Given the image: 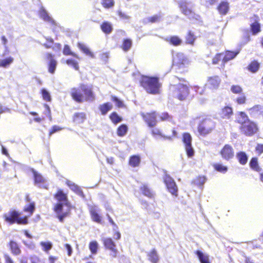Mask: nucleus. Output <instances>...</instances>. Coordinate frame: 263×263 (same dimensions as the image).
I'll use <instances>...</instances> for the list:
<instances>
[{
    "label": "nucleus",
    "instance_id": "nucleus-39",
    "mask_svg": "<svg viewBox=\"0 0 263 263\" xmlns=\"http://www.w3.org/2000/svg\"><path fill=\"white\" fill-rule=\"evenodd\" d=\"M158 117L161 122H170L173 120V116L166 111L162 112Z\"/></svg>",
    "mask_w": 263,
    "mask_h": 263
},
{
    "label": "nucleus",
    "instance_id": "nucleus-54",
    "mask_svg": "<svg viewBox=\"0 0 263 263\" xmlns=\"http://www.w3.org/2000/svg\"><path fill=\"white\" fill-rule=\"evenodd\" d=\"M41 93L43 99L46 102H51V97L49 92L45 89L42 88L41 90Z\"/></svg>",
    "mask_w": 263,
    "mask_h": 263
},
{
    "label": "nucleus",
    "instance_id": "nucleus-50",
    "mask_svg": "<svg viewBox=\"0 0 263 263\" xmlns=\"http://www.w3.org/2000/svg\"><path fill=\"white\" fill-rule=\"evenodd\" d=\"M220 61L221 62V65L223 67V57L222 52L216 53L214 55L212 59V63L213 65H216Z\"/></svg>",
    "mask_w": 263,
    "mask_h": 263
},
{
    "label": "nucleus",
    "instance_id": "nucleus-31",
    "mask_svg": "<svg viewBox=\"0 0 263 263\" xmlns=\"http://www.w3.org/2000/svg\"><path fill=\"white\" fill-rule=\"evenodd\" d=\"M148 260L152 263H158L159 260V256L155 249L151 250L148 253Z\"/></svg>",
    "mask_w": 263,
    "mask_h": 263
},
{
    "label": "nucleus",
    "instance_id": "nucleus-13",
    "mask_svg": "<svg viewBox=\"0 0 263 263\" xmlns=\"http://www.w3.org/2000/svg\"><path fill=\"white\" fill-rule=\"evenodd\" d=\"M45 59L47 63L48 70L50 73H54L57 68L58 62L54 55L50 52L46 53Z\"/></svg>",
    "mask_w": 263,
    "mask_h": 263
},
{
    "label": "nucleus",
    "instance_id": "nucleus-11",
    "mask_svg": "<svg viewBox=\"0 0 263 263\" xmlns=\"http://www.w3.org/2000/svg\"><path fill=\"white\" fill-rule=\"evenodd\" d=\"M250 20L251 22L250 24V29L252 34L253 35L258 34L261 31L259 16L257 14H253L250 18Z\"/></svg>",
    "mask_w": 263,
    "mask_h": 263
},
{
    "label": "nucleus",
    "instance_id": "nucleus-28",
    "mask_svg": "<svg viewBox=\"0 0 263 263\" xmlns=\"http://www.w3.org/2000/svg\"><path fill=\"white\" fill-rule=\"evenodd\" d=\"M35 210V203L34 201L30 202L23 208V211L28 214V217L32 215Z\"/></svg>",
    "mask_w": 263,
    "mask_h": 263
},
{
    "label": "nucleus",
    "instance_id": "nucleus-59",
    "mask_svg": "<svg viewBox=\"0 0 263 263\" xmlns=\"http://www.w3.org/2000/svg\"><path fill=\"white\" fill-rule=\"evenodd\" d=\"M67 184L69 187L73 186V190L77 192L79 195L82 196V197L84 196L83 191L78 185H76L74 183L70 184L68 182H67Z\"/></svg>",
    "mask_w": 263,
    "mask_h": 263
},
{
    "label": "nucleus",
    "instance_id": "nucleus-57",
    "mask_svg": "<svg viewBox=\"0 0 263 263\" xmlns=\"http://www.w3.org/2000/svg\"><path fill=\"white\" fill-rule=\"evenodd\" d=\"M111 100L116 103V106L118 108H122L124 106L123 102L119 99L117 97L112 96L111 97Z\"/></svg>",
    "mask_w": 263,
    "mask_h": 263
},
{
    "label": "nucleus",
    "instance_id": "nucleus-19",
    "mask_svg": "<svg viewBox=\"0 0 263 263\" xmlns=\"http://www.w3.org/2000/svg\"><path fill=\"white\" fill-rule=\"evenodd\" d=\"M179 7L181 10V12L184 15L194 17L195 13L194 11L188 7L187 3L185 1H181L179 3Z\"/></svg>",
    "mask_w": 263,
    "mask_h": 263
},
{
    "label": "nucleus",
    "instance_id": "nucleus-61",
    "mask_svg": "<svg viewBox=\"0 0 263 263\" xmlns=\"http://www.w3.org/2000/svg\"><path fill=\"white\" fill-rule=\"evenodd\" d=\"M255 151L257 155H260L263 153V144H257Z\"/></svg>",
    "mask_w": 263,
    "mask_h": 263
},
{
    "label": "nucleus",
    "instance_id": "nucleus-43",
    "mask_svg": "<svg viewBox=\"0 0 263 263\" xmlns=\"http://www.w3.org/2000/svg\"><path fill=\"white\" fill-rule=\"evenodd\" d=\"M43 46L46 49H52L53 51H60L61 49V45L60 43H55L53 45L46 42L43 44Z\"/></svg>",
    "mask_w": 263,
    "mask_h": 263
},
{
    "label": "nucleus",
    "instance_id": "nucleus-55",
    "mask_svg": "<svg viewBox=\"0 0 263 263\" xmlns=\"http://www.w3.org/2000/svg\"><path fill=\"white\" fill-rule=\"evenodd\" d=\"M231 91L234 94L240 95L242 93L243 89L238 85H233L231 87Z\"/></svg>",
    "mask_w": 263,
    "mask_h": 263
},
{
    "label": "nucleus",
    "instance_id": "nucleus-22",
    "mask_svg": "<svg viewBox=\"0 0 263 263\" xmlns=\"http://www.w3.org/2000/svg\"><path fill=\"white\" fill-rule=\"evenodd\" d=\"M238 51H233L230 50H226L222 52L223 57V67H224L225 64L228 61L234 59L238 54Z\"/></svg>",
    "mask_w": 263,
    "mask_h": 263
},
{
    "label": "nucleus",
    "instance_id": "nucleus-63",
    "mask_svg": "<svg viewBox=\"0 0 263 263\" xmlns=\"http://www.w3.org/2000/svg\"><path fill=\"white\" fill-rule=\"evenodd\" d=\"M151 133L153 136H162L161 130L158 128H154L152 130Z\"/></svg>",
    "mask_w": 263,
    "mask_h": 263
},
{
    "label": "nucleus",
    "instance_id": "nucleus-26",
    "mask_svg": "<svg viewBox=\"0 0 263 263\" xmlns=\"http://www.w3.org/2000/svg\"><path fill=\"white\" fill-rule=\"evenodd\" d=\"M32 172L33 174L34 182L35 184L42 185L45 183L46 180L41 174L37 172L34 170L32 171Z\"/></svg>",
    "mask_w": 263,
    "mask_h": 263
},
{
    "label": "nucleus",
    "instance_id": "nucleus-37",
    "mask_svg": "<svg viewBox=\"0 0 263 263\" xmlns=\"http://www.w3.org/2000/svg\"><path fill=\"white\" fill-rule=\"evenodd\" d=\"M40 17L44 21L49 22L53 25H55V21L48 15V13L45 10H43L40 12Z\"/></svg>",
    "mask_w": 263,
    "mask_h": 263
},
{
    "label": "nucleus",
    "instance_id": "nucleus-2",
    "mask_svg": "<svg viewBox=\"0 0 263 263\" xmlns=\"http://www.w3.org/2000/svg\"><path fill=\"white\" fill-rule=\"evenodd\" d=\"M54 198L59 202L56 203L53 208V211L56 213V217L61 222H63L64 219L70 215V208H68L66 211L63 212V203L66 205H69L68 199L66 194L61 190H58L54 195Z\"/></svg>",
    "mask_w": 263,
    "mask_h": 263
},
{
    "label": "nucleus",
    "instance_id": "nucleus-8",
    "mask_svg": "<svg viewBox=\"0 0 263 263\" xmlns=\"http://www.w3.org/2000/svg\"><path fill=\"white\" fill-rule=\"evenodd\" d=\"M182 140L188 157L191 158L194 155V150L192 145V138L189 133L182 134Z\"/></svg>",
    "mask_w": 263,
    "mask_h": 263
},
{
    "label": "nucleus",
    "instance_id": "nucleus-10",
    "mask_svg": "<svg viewBox=\"0 0 263 263\" xmlns=\"http://www.w3.org/2000/svg\"><path fill=\"white\" fill-rule=\"evenodd\" d=\"M234 149L233 146L229 144H226L219 151V154L223 160L229 161L234 158Z\"/></svg>",
    "mask_w": 263,
    "mask_h": 263
},
{
    "label": "nucleus",
    "instance_id": "nucleus-33",
    "mask_svg": "<svg viewBox=\"0 0 263 263\" xmlns=\"http://www.w3.org/2000/svg\"><path fill=\"white\" fill-rule=\"evenodd\" d=\"M143 195L149 198H153L154 197V194L151 190V189L146 184H143L140 188Z\"/></svg>",
    "mask_w": 263,
    "mask_h": 263
},
{
    "label": "nucleus",
    "instance_id": "nucleus-34",
    "mask_svg": "<svg viewBox=\"0 0 263 263\" xmlns=\"http://www.w3.org/2000/svg\"><path fill=\"white\" fill-rule=\"evenodd\" d=\"M132 45V40L130 39L126 38L123 40L122 44L120 47L124 52H127L130 49Z\"/></svg>",
    "mask_w": 263,
    "mask_h": 263
},
{
    "label": "nucleus",
    "instance_id": "nucleus-47",
    "mask_svg": "<svg viewBox=\"0 0 263 263\" xmlns=\"http://www.w3.org/2000/svg\"><path fill=\"white\" fill-rule=\"evenodd\" d=\"M78 46L79 49L85 54L91 57H93V54L90 51L89 49L84 44L79 43Z\"/></svg>",
    "mask_w": 263,
    "mask_h": 263
},
{
    "label": "nucleus",
    "instance_id": "nucleus-51",
    "mask_svg": "<svg viewBox=\"0 0 263 263\" xmlns=\"http://www.w3.org/2000/svg\"><path fill=\"white\" fill-rule=\"evenodd\" d=\"M89 249L92 254H97L98 249V243L94 240L90 241L89 244Z\"/></svg>",
    "mask_w": 263,
    "mask_h": 263
},
{
    "label": "nucleus",
    "instance_id": "nucleus-58",
    "mask_svg": "<svg viewBox=\"0 0 263 263\" xmlns=\"http://www.w3.org/2000/svg\"><path fill=\"white\" fill-rule=\"evenodd\" d=\"M206 178L204 176H199L195 180L196 184L199 186L202 185L206 181Z\"/></svg>",
    "mask_w": 263,
    "mask_h": 263
},
{
    "label": "nucleus",
    "instance_id": "nucleus-35",
    "mask_svg": "<svg viewBox=\"0 0 263 263\" xmlns=\"http://www.w3.org/2000/svg\"><path fill=\"white\" fill-rule=\"evenodd\" d=\"M195 254L197 255L200 263H211L208 254H204L199 250L196 251Z\"/></svg>",
    "mask_w": 263,
    "mask_h": 263
},
{
    "label": "nucleus",
    "instance_id": "nucleus-17",
    "mask_svg": "<svg viewBox=\"0 0 263 263\" xmlns=\"http://www.w3.org/2000/svg\"><path fill=\"white\" fill-rule=\"evenodd\" d=\"M251 117L258 118L263 117V105L260 104L255 105L252 107L247 109Z\"/></svg>",
    "mask_w": 263,
    "mask_h": 263
},
{
    "label": "nucleus",
    "instance_id": "nucleus-23",
    "mask_svg": "<svg viewBox=\"0 0 263 263\" xmlns=\"http://www.w3.org/2000/svg\"><path fill=\"white\" fill-rule=\"evenodd\" d=\"M165 41L170 45L175 47L180 46L182 43V40L177 35H172L165 38Z\"/></svg>",
    "mask_w": 263,
    "mask_h": 263
},
{
    "label": "nucleus",
    "instance_id": "nucleus-15",
    "mask_svg": "<svg viewBox=\"0 0 263 263\" xmlns=\"http://www.w3.org/2000/svg\"><path fill=\"white\" fill-rule=\"evenodd\" d=\"M142 118L149 127H153L156 125L157 121L156 119V112L155 111L143 114Z\"/></svg>",
    "mask_w": 263,
    "mask_h": 263
},
{
    "label": "nucleus",
    "instance_id": "nucleus-40",
    "mask_svg": "<svg viewBox=\"0 0 263 263\" xmlns=\"http://www.w3.org/2000/svg\"><path fill=\"white\" fill-rule=\"evenodd\" d=\"M13 61L14 59L11 57L0 60V67L7 68L13 63Z\"/></svg>",
    "mask_w": 263,
    "mask_h": 263
},
{
    "label": "nucleus",
    "instance_id": "nucleus-18",
    "mask_svg": "<svg viewBox=\"0 0 263 263\" xmlns=\"http://www.w3.org/2000/svg\"><path fill=\"white\" fill-rule=\"evenodd\" d=\"M206 81V85L212 89H218L221 83L219 77L216 75L208 77Z\"/></svg>",
    "mask_w": 263,
    "mask_h": 263
},
{
    "label": "nucleus",
    "instance_id": "nucleus-6",
    "mask_svg": "<svg viewBox=\"0 0 263 263\" xmlns=\"http://www.w3.org/2000/svg\"><path fill=\"white\" fill-rule=\"evenodd\" d=\"M170 90L174 97L180 101L186 100L190 95L189 86L182 83H179L177 85H171Z\"/></svg>",
    "mask_w": 263,
    "mask_h": 263
},
{
    "label": "nucleus",
    "instance_id": "nucleus-46",
    "mask_svg": "<svg viewBox=\"0 0 263 263\" xmlns=\"http://www.w3.org/2000/svg\"><path fill=\"white\" fill-rule=\"evenodd\" d=\"M214 170L218 172L226 173L228 171V167L221 163H215L213 165Z\"/></svg>",
    "mask_w": 263,
    "mask_h": 263
},
{
    "label": "nucleus",
    "instance_id": "nucleus-16",
    "mask_svg": "<svg viewBox=\"0 0 263 263\" xmlns=\"http://www.w3.org/2000/svg\"><path fill=\"white\" fill-rule=\"evenodd\" d=\"M100 210L96 205L89 207V212L92 220L98 223H102V217L99 213Z\"/></svg>",
    "mask_w": 263,
    "mask_h": 263
},
{
    "label": "nucleus",
    "instance_id": "nucleus-32",
    "mask_svg": "<svg viewBox=\"0 0 263 263\" xmlns=\"http://www.w3.org/2000/svg\"><path fill=\"white\" fill-rule=\"evenodd\" d=\"M140 161L141 159L139 155H132L129 159L128 164L133 167H136L139 165Z\"/></svg>",
    "mask_w": 263,
    "mask_h": 263
},
{
    "label": "nucleus",
    "instance_id": "nucleus-64",
    "mask_svg": "<svg viewBox=\"0 0 263 263\" xmlns=\"http://www.w3.org/2000/svg\"><path fill=\"white\" fill-rule=\"evenodd\" d=\"M1 40H2V44L5 47V52H7V51L8 52V47H7V43H8V40H7V38L5 36L3 35V36H1Z\"/></svg>",
    "mask_w": 263,
    "mask_h": 263
},
{
    "label": "nucleus",
    "instance_id": "nucleus-60",
    "mask_svg": "<svg viewBox=\"0 0 263 263\" xmlns=\"http://www.w3.org/2000/svg\"><path fill=\"white\" fill-rule=\"evenodd\" d=\"M63 128L58 125H53L49 132L48 136L50 137L52 134L61 130Z\"/></svg>",
    "mask_w": 263,
    "mask_h": 263
},
{
    "label": "nucleus",
    "instance_id": "nucleus-62",
    "mask_svg": "<svg viewBox=\"0 0 263 263\" xmlns=\"http://www.w3.org/2000/svg\"><path fill=\"white\" fill-rule=\"evenodd\" d=\"M117 14L120 18L123 20H128L130 17L126 13L122 12L121 10H118Z\"/></svg>",
    "mask_w": 263,
    "mask_h": 263
},
{
    "label": "nucleus",
    "instance_id": "nucleus-14",
    "mask_svg": "<svg viewBox=\"0 0 263 263\" xmlns=\"http://www.w3.org/2000/svg\"><path fill=\"white\" fill-rule=\"evenodd\" d=\"M189 62L187 58L185 57L179 58L175 64L177 72L184 73L187 71V66Z\"/></svg>",
    "mask_w": 263,
    "mask_h": 263
},
{
    "label": "nucleus",
    "instance_id": "nucleus-12",
    "mask_svg": "<svg viewBox=\"0 0 263 263\" xmlns=\"http://www.w3.org/2000/svg\"><path fill=\"white\" fill-rule=\"evenodd\" d=\"M103 246L107 250L111 252L110 256L112 258H116L118 256V251L116 248V245L111 238H105L102 240Z\"/></svg>",
    "mask_w": 263,
    "mask_h": 263
},
{
    "label": "nucleus",
    "instance_id": "nucleus-38",
    "mask_svg": "<svg viewBox=\"0 0 263 263\" xmlns=\"http://www.w3.org/2000/svg\"><path fill=\"white\" fill-rule=\"evenodd\" d=\"M196 40V36L191 31H189L185 36V43L193 45Z\"/></svg>",
    "mask_w": 263,
    "mask_h": 263
},
{
    "label": "nucleus",
    "instance_id": "nucleus-53",
    "mask_svg": "<svg viewBox=\"0 0 263 263\" xmlns=\"http://www.w3.org/2000/svg\"><path fill=\"white\" fill-rule=\"evenodd\" d=\"M114 0H101V5L105 9H109L115 5Z\"/></svg>",
    "mask_w": 263,
    "mask_h": 263
},
{
    "label": "nucleus",
    "instance_id": "nucleus-20",
    "mask_svg": "<svg viewBox=\"0 0 263 263\" xmlns=\"http://www.w3.org/2000/svg\"><path fill=\"white\" fill-rule=\"evenodd\" d=\"M9 250L11 253L14 256H17L21 254L22 251L19 246V245L16 241L11 240L8 244Z\"/></svg>",
    "mask_w": 263,
    "mask_h": 263
},
{
    "label": "nucleus",
    "instance_id": "nucleus-21",
    "mask_svg": "<svg viewBox=\"0 0 263 263\" xmlns=\"http://www.w3.org/2000/svg\"><path fill=\"white\" fill-rule=\"evenodd\" d=\"M72 122L76 124H81L84 122L87 119L86 113L84 112H77L72 116Z\"/></svg>",
    "mask_w": 263,
    "mask_h": 263
},
{
    "label": "nucleus",
    "instance_id": "nucleus-45",
    "mask_svg": "<svg viewBox=\"0 0 263 263\" xmlns=\"http://www.w3.org/2000/svg\"><path fill=\"white\" fill-rule=\"evenodd\" d=\"M110 120L114 124H117L121 122L122 119L120 117L116 112H111L109 116Z\"/></svg>",
    "mask_w": 263,
    "mask_h": 263
},
{
    "label": "nucleus",
    "instance_id": "nucleus-1",
    "mask_svg": "<svg viewBox=\"0 0 263 263\" xmlns=\"http://www.w3.org/2000/svg\"><path fill=\"white\" fill-rule=\"evenodd\" d=\"M70 95L72 100L78 103L91 102L95 99L92 86L85 83H80L78 87L71 88Z\"/></svg>",
    "mask_w": 263,
    "mask_h": 263
},
{
    "label": "nucleus",
    "instance_id": "nucleus-42",
    "mask_svg": "<svg viewBox=\"0 0 263 263\" xmlns=\"http://www.w3.org/2000/svg\"><path fill=\"white\" fill-rule=\"evenodd\" d=\"M43 251L46 253H48L49 251L52 248V243L50 241H41L40 243Z\"/></svg>",
    "mask_w": 263,
    "mask_h": 263
},
{
    "label": "nucleus",
    "instance_id": "nucleus-9",
    "mask_svg": "<svg viewBox=\"0 0 263 263\" xmlns=\"http://www.w3.org/2000/svg\"><path fill=\"white\" fill-rule=\"evenodd\" d=\"M163 182L167 191L174 196L177 197L178 189L176 183L173 178L168 175H165L163 178Z\"/></svg>",
    "mask_w": 263,
    "mask_h": 263
},
{
    "label": "nucleus",
    "instance_id": "nucleus-25",
    "mask_svg": "<svg viewBox=\"0 0 263 263\" xmlns=\"http://www.w3.org/2000/svg\"><path fill=\"white\" fill-rule=\"evenodd\" d=\"M260 67V63L257 60H254L248 65L246 68L249 72L255 73L259 70Z\"/></svg>",
    "mask_w": 263,
    "mask_h": 263
},
{
    "label": "nucleus",
    "instance_id": "nucleus-29",
    "mask_svg": "<svg viewBox=\"0 0 263 263\" xmlns=\"http://www.w3.org/2000/svg\"><path fill=\"white\" fill-rule=\"evenodd\" d=\"M100 28L103 32L106 34H110L112 31V24L107 21H104L100 25Z\"/></svg>",
    "mask_w": 263,
    "mask_h": 263
},
{
    "label": "nucleus",
    "instance_id": "nucleus-49",
    "mask_svg": "<svg viewBox=\"0 0 263 263\" xmlns=\"http://www.w3.org/2000/svg\"><path fill=\"white\" fill-rule=\"evenodd\" d=\"M247 101V99L246 96L242 93L235 99V102L237 105H245L246 104Z\"/></svg>",
    "mask_w": 263,
    "mask_h": 263
},
{
    "label": "nucleus",
    "instance_id": "nucleus-24",
    "mask_svg": "<svg viewBox=\"0 0 263 263\" xmlns=\"http://www.w3.org/2000/svg\"><path fill=\"white\" fill-rule=\"evenodd\" d=\"M219 13L221 15H226L229 10V5L226 1L221 2L217 7Z\"/></svg>",
    "mask_w": 263,
    "mask_h": 263
},
{
    "label": "nucleus",
    "instance_id": "nucleus-5",
    "mask_svg": "<svg viewBox=\"0 0 263 263\" xmlns=\"http://www.w3.org/2000/svg\"><path fill=\"white\" fill-rule=\"evenodd\" d=\"M4 220L9 225L17 224L18 225H27L29 223L28 216H21L19 211L12 209L3 215Z\"/></svg>",
    "mask_w": 263,
    "mask_h": 263
},
{
    "label": "nucleus",
    "instance_id": "nucleus-30",
    "mask_svg": "<svg viewBox=\"0 0 263 263\" xmlns=\"http://www.w3.org/2000/svg\"><path fill=\"white\" fill-rule=\"evenodd\" d=\"M236 156L238 162L240 164L244 165L247 164L248 157L245 152H239L236 153Z\"/></svg>",
    "mask_w": 263,
    "mask_h": 263
},
{
    "label": "nucleus",
    "instance_id": "nucleus-4",
    "mask_svg": "<svg viewBox=\"0 0 263 263\" xmlns=\"http://www.w3.org/2000/svg\"><path fill=\"white\" fill-rule=\"evenodd\" d=\"M140 84L149 94L155 95L161 93V84L158 77L142 76L140 80Z\"/></svg>",
    "mask_w": 263,
    "mask_h": 263
},
{
    "label": "nucleus",
    "instance_id": "nucleus-27",
    "mask_svg": "<svg viewBox=\"0 0 263 263\" xmlns=\"http://www.w3.org/2000/svg\"><path fill=\"white\" fill-rule=\"evenodd\" d=\"M112 105L110 102H106L99 106V110L101 112L102 115H106L107 113L111 110Z\"/></svg>",
    "mask_w": 263,
    "mask_h": 263
},
{
    "label": "nucleus",
    "instance_id": "nucleus-56",
    "mask_svg": "<svg viewBox=\"0 0 263 263\" xmlns=\"http://www.w3.org/2000/svg\"><path fill=\"white\" fill-rule=\"evenodd\" d=\"M65 63L69 66H71L75 70H78L79 69L78 63L73 59H67L66 60Z\"/></svg>",
    "mask_w": 263,
    "mask_h": 263
},
{
    "label": "nucleus",
    "instance_id": "nucleus-48",
    "mask_svg": "<svg viewBox=\"0 0 263 263\" xmlns=\"http://www.w3.org/2000/svg\"><path fill=\"white\" fill-rule=\"evenodd\" d=\"M63 53L65 55H71L77 59H80L79 57L76 53L71 51L70 47L68 45H65L63 49Z\"/></svg>",
    "mask_w": 263,
    "mask_h": 263
},
{
    "label": "nucleus",
    "instance_id": "nucleus-3",
    "mask_svg": "<svg viewBox=\"0 0 263 263\" xmlns=\"http://www.w3.org/2000/svg\"><path fill=\"white\" fill-rule=\"evenodd\" d=\"M236 122L240 124L239 130L241 134L246 136H252L258 130L257 124L250 120L244 111H239L238 113V118Z\"/></svg>",
    "mask_w": 263,
    "mask_h": 263
},
{
    "label": "nucleus",
    "instance_id": "nucleus-44",
    "mask_svg": "<svg viewBox=\"0 0 263 263\" xmlns=\"http://www.w3.org/2000/svg\"><path fill=\"white\" fill-rule=\"evenodd\" d=\"M221 114L223 117L229 118L233 114V109L230 106H224L222 108Z\"/></svg>",
    "mask_w": 263,
    "mask_h": 263
},
{
    "label": "nucleus",
    "instance_id": "nucleus-52",
    "mask_svg": "<svg viewBox=\"0 0 263 263\" xmlns=\"http://www.w3.org/2000/svg\"><path fill=\"white\" fill-rule=\"evenodd\" d=\"M161 15L160 14H155L147 18V23L153 24L160 21Z\"/></svg>",
    "mask_w": 263,
    "mask_h": 263
},
{
    "label": "nucleus",
    "instance_id": "nucleus-41",
    "mask_svg": "<svg viewBox=\"0 0 263 263\" xmlns=\"http://www.w3.org/2000/svg\"><path fill=\"white\" fill-rule=\"evenodd\" d=\"M128 130V127L125 124H121L120 125L117 129V134L119 137H123L124 136Z\"/></svg>",
    "mask_w": 263,
    "mask_h": 263
},
{
    "label": "nucleus",
    "instance_id": "nucleus-36",
    "mask_svg": "<svg viewBox=\"0 0 263 263\" xmlns=\"http://www.w3.org/2000/svg\"><path fill=\"white\" fill-rule=\"evenodd\" d=\"M250 167L251 169L256 171L259 172L261 170L258 163V159L256 157H252L250 160L249 163Z\"/></svg>",
    "mask_w": 263,
    "mask_h": 263
},
{
    "label": "nucleus",
    "instance_id": "nucleus-7",
    "mask_svg": "<svg viewBox=\"0 0 263 263\" xmlns=\"http://www.w3.org/2000/svg\"><path fill=\"white\" fill-rule=\"evenodd\" d=\"M215 123L210 118H204L198 124L197 131L198 136L203 137H206L215 129Z\"/></svg>",
    "mask_w": 263,
    "mask_h": 263
}]
</instances>
